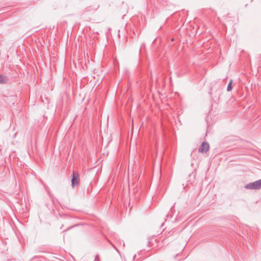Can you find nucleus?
<instances>
[{
  "label": "nucleus",
  "mask_w": 261,
  "mask_h": 261,
  "mask_svg": "<svg viewBox=\"0 0 261 261\" xmlns=\"http://www.w3.org/2000/svg\"><path fill=\"white\" fill-rule=\"evenodd\" d=\"M245 188L251 190H258L261 189V179L247 184L245 186Z\"/></svg>",
  "instance_id": "obj_1"
},
{
  "label": "nucleus",
  "mask_w": 261,
  "mask_h": 261,
  "mask_svg": "<svg viewBox=\"0 0 261 261\" xmlns=\"http://www.w3.org/2000/svg\"><path fill=\"white\" fill-rule=\"evenodd\" d=\"M79 174L77 172L73 171L72 172V176L71 178V186L74 188L79 185Z\"/></svg>",
  "instance_id": "obj_2"
},
{
  "label": "nucleus",
  "mask_w": 261,
  "mask_h": 261,
  "mask_svg": "<svg viewBox=\"0 0 261 261\" xmlns=\"http://www.w3.org/2000/svg\"><path fill=\"white\" fill-rule=\"evenodd\" d=\"M210 148V145L206 142H203L202 143L200 147L198 149V151L202 153L207 152Z\"/></svg>",
  "instance_id": "obj_3"
},
{
  "label": "nucleus",
  "mask_w": 261,
  "mask_h": 261,
  "mask_svg": "<svg viewBox=\"0 0 261 261\" xmlns=\"http://www.w3.org/2000/svg\"><path fill=\"white\" fill-rule=\"evenodd\" d=\"M6 76L0 74V84H4L6 82Z\"/></svg>",
  "instance_id": "obj_4"
},
{
  "label": "nucleus",
  "mask_w": 261,
  "mask_h": 261,
  "mask_svg": "<svg viewBox=\"0 0 261 261\" xmlns=\"http://www.w3.org/2000/svg\"><path fill=\"white\" fill-rule=\"evenodd\" d=\"M232 83V80H231L230 81V82H229L228 85L227 86V91H230L232 90V87H231Z\"/></svg>",
  "instance_id": "obj_5"
},
{
  "label": "nucleus",
  "mask_w": 261,
  "mask_h": 261,
  "mask_svg": "<svg viewBox=\"0 0 261 261\" xmlns=\"http://www.w3.org/2000/svg\"><path fill=\"white\" fill-rule=\"evenodd\" d=\"M165 233H166V232H165ZM173 232L172 230L169 231L167 234H165L166 238H168L169 236H172L173 234Z\"/></svg>",
  "instance_id": "obj_6"
},
{
  "label": "nucleus",
  "mask_w": 261,
  "mask_h": 261,
  "mask_svg": "<svg viewBox=\"0 0 261 261\" xmlns=\"http://www.w3.org/2000/svg\"><path fill=\"white\" fill-rule=\"evenodd\" d=\"M94 261H100V257L98 254L95 256Z\"/></svg>",
  "instance_id": "obj_7"
}]
</instances>
